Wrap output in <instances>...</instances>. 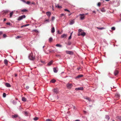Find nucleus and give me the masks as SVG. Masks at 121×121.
<instances>
[{"mask_svg":"<svg viewBox=\"0 0 121 121\" xmlns=\"http://www.w3.org/2000/svg\"><path fill=\"white\" fill-rule=\"evenodd\" d=\"M29 58L31 60H33L35 59V54H33V53L31 52L29 54Z\"/></svg>","mask_w":121,"mask_h":121,"instance_id":"1","label":"nucleus"},{"mask_svg":"<svg viewBox=\"0 0 121 121\" xmlns=\"http://www.w3.org/2000/svg\"><path fill=\"white\" fill-rule=\"evenodd\" d=\"M66 87L68 89H70L72 88L73 86V85L71 83H68L66 84Z\"/></svg>","mask_w":121,"mask_h":121,"instance_id":"2","label":"nucleus"},{"mask_svg":"<svg viewBox=\"0 0 121 121\" xmlns=\"http://www.w3.org/2000/svg\"><path fill=\"white\" fill-rule=\"evenodd\" d=\"M79 15L80 16V20H83L84 19L85 16L84 14H80Z\"/></svg>","mask_w":121,"mask_h":121,"instance_id":"3","label":"nucleus"},{"mask_svg":"<svg viewBox=\"0 0 121 121\" xmlns=\"http://www.w3.org/2000/svg\"><path fill=\"white\" fill-rule=\"evenodd\" d=\"M26 17V16L25 15H23L19 17L18 18L17 20L18 21H20L23 18H25Z\"/></svg>","mask_w":121,"mask_h":121,"instance_id":"4","label":"nucleus"},{"mask_svg":"<svg viewBox=\"0 0 121 121\" xmlns=\"http://www.w3.org/2000/svg\"><path fill=\"white\" fill-rule=\"evenodd\" d=\"M65 52L67 54L70 55H72L73 54V52L72 51H66Z\"/></svg>","mask_w":121,"mask_h":121,"instance_id":"5","label":"nucleus"},{"mask_svg":"<svg viewBox=\"0 0 121 121\" xmlns=\"http://www.w3.org/2000/svg\"><path fill=\"white\" fill-rule=\"evenodd\" d=\"M86 35L85 33L84 32H81L79 33L78 35L79 36L82 35L83 36H84Z\"/></svg>","mask_w":121,"mask_h":121,"instance_id":"6","label":"nucleus"},{"mask_svg":"<svg viewBox=\"0 0 121 121\" xmlns=\"http://www.w3.org/2000/svg\"><path fill=\"white\" fill-rule=\"evenodd\" d=\"M83 76V75L80 74L78 75L77 77H76L75 78L76 79H77V78H80L82 77Z\"/></svg>","mask_w":121,"mask_h":121,"instance_id":"7","label":"nucleus"},{"mask_svg":"<svg viewBox=\"0 0 121 121\" xmlns=\"http://www.w3.org/2000/svg\"><path fill=\"white\" fill-rule=\"evenodd\" d=\"M83 88L82 87L77 88H75V90L76 91L78 90H81L82 91L83 90Z\"/></svg>","mask_w":121,"mask_h":121,"instance_id":"8","label":"nucleus"},{"mask_svg":"<svg viewBox=\"0 0 121 121\" xmlns=\"http://www.w3.org/2000/svg\"><path fill=\"white\" fill-rule=\"evenodd\" d=\"M46 14L49 17L51 15V13L50 12H46Z\"/></svg>","mask_w":121,"mask_h":121,"instance_id":"9","label":"nucleus"},{"mask_svg":"<svg viewBox=\"0 0 121 121\" xmlns=\"http://www.w3.org/2000/svg\"><path fill=\"white\" fill-rule=\"evenodd\" d=\"M5 85L6 86L8 87H11V86L10 84L7 83H6L5 84Z\"/></svg>","mask_w":121,"mask_h":121,"instance_id":"10","label":"nucleus"},{"mask_svg":"<svg viewBox=\"0 0 121 121\" xmlns=\"http://www.w3.org/2000/svg\"><path fill=\"white\" fill-rule=\"evenodd\" d=\"M119 72L117 70H115L114 71V73L115 75H116Z\"/></svg>","mask_w":121,"mask_h":121,"instance_id":"11","label":"nucleus"},{"mask_svg":"<svg viewBox=\"0 0 121 121\" xmlns=\"http://www.w3.org/2000/svg\"><path fill=\"white\" fill-rule=\"evenodd\" d=\"M58 70L57 68H53V71L54 72L56 73L57 72Z\"/></svg>","mask_w":121,"mask_h":121,"instance_id":"12","label":"nucleus"},{"mask_svg":"<svg viewBox=\"0 0 121 121\" xmlns=\"http://www.w3.org/2000/svg\"><path fill=\"white\" fill-rule=\"evenodd\" d=\"M4 63L6 65H7L8 64V61L6 59H5L4 60Z\"/></svg>","mask_w":121,"mask_h":121,"instance_id":"13","label":"nucleus"},{"mask_svg":"<svg viewBox=\"0 0 121 121\" xmlns=\"http://www.w3.org/2000/svg\"><path fill=\"white\" fill-rule=\"evenodd\" d=\"M67 36L65 34H63L61 35V37L62 38H65Z\"/></svg>","mask_w":121,"mask_h":121,"instance_id":"14","label":"nucleus"},{"mask_svg":"<svg viewBox=\"0 0 121 121\" xmlns=\"http://www.w3.org/2000/svg\"><path fill=\"white\" fill-rule=\"evenodd\" d=\"M55 7H57L58 9H61L62 8V7L61 6L59 5L58 4L57 5H56Z\"/></svg>","mask_w":121,"mask_h":121,"instance_id":"15","label":"nucleus"},{"mask_svg":"<svg viewBox=\"0 0 121 121\" xmlns=\"http://www.w3.org/2000/svg\"><path fill=\"white\" fill-rule=\"evenodd\" d=\"M22 101L24 102H25L26 101V99L24 97H23L22 98Z\"/></svg>","mask_w":121,"mask_h":121,"instance_id":"16","label":"nucleus"},{"mask_svg":"<svg viewBox=\"0 0 121 121\" xmlns=\"http://www.w3.org/2000/svg\"><path fill=\"white\" fill-rule=\"evenodd\" d=\"M74 23V20H73L71 21L70 23V24L71 25H72Z\"/></svg>","mask_w":121,"mask_h":121,"instance_id":"17","label":"nucleus"},{"mask_svg":"<svg viewBox=\"0 0 121 121\" xmlns=\"http://www.w3.org/2000/svg\"><path fill=\"white\" fill-rule=\"evenodd\" d=\"M55 30L54 27H53L51 29V32L52 33H54L55 32Z\"/></svg>","mask_w":121,"mask_h":121,"instance_id":"18","label":"nucleus"},{"mask_svg":"<svg viewBox=\"0 0 121 121\" xmlns=\"http://www.w3.org/2000/svg\"><path fill=\"white\" fill-rule=\"evenodd\" d=\"M58 90L57 89H55L54 90V92L57 93L58 92Z\"/></svg>","mask_w":121,"mask_h":121,"instance_id":"19","label":"nucleus"},{"mask_svg":"<svg viewBox=\"0 0 121 121\" xmlns=\"http://www.w3.org/2000/svg\"><path fill=\"white\" fill-rule=\"evenodd\" d=\"M97 28L98 30H102L103 29H105V28L103 27H97Z\"/></svg>","mask_w":121,"mask_h":121,"instance_id":"20","label":"nucleus"},{"mask_svg":"<svg viewBox=\"0 0 121 121\" xmlns=\"http://www.w3.org/2000/svg\"><path fill=\"white\" fill-rule=\"evenodd\" d=\"M18 117V115L17 114L12 116V117L13 118L17 117Z\"/></svg>","mask_w":121,"mask_h":121,"instance_id":"21","label":"nucleus"},{"mask_svg":"<svg viewBox=\"0 0 121 121\" xmlns=\"http://www.w3.org/2000/svg\"><path fill=\"white\" fill-rule=\"evenodd\" d=\"M13 13V11L12 12H11L10 14V17L11 18L12 17V15Z\"/></svg>","mask_w":121,"mask_h":121,"instance_id":"22","label":"nucleus"},{"mask_svg":"<svg viewBox=\"0 0 121 121\" xmlns=\"http://www.w3.org/2000/svg\"><path fill=\"white\" fill-rule=\"evenodd\" d=\"M52 63H53V61H51L50 62H49L48 64V65H50L52 64Z\"/></svg>","mask_w":121,"mask_h":121,"instance_id":"23","label":"nucleus"},{"mask_svg":"<svg viewBox=\"0 0 121 121\" xmlns=\"http://www.w3.org/2000/svg\"><path fill=\"white\" fill-rule=\"evenodd\" d=\"M21 11L23 12H25L28 11V10L26 9H22L21 10Z\"/></svg>","mask_w":121,"mask_h":121,"instance_id":"24","label":"nucleus"},{"mask_svg":"<svg viewBox=\"0 0 121 121\" xmlns=\"http://www.w3.org/2000/svg\"><path fill=\"white\" fill-rule=\"evenodd\" d=\"M106 118L108 120L109 119V116L107 115H106Z\"/></svg>","mask_w":121,"mask_h":121,"instance_id":"25","label":"nucleus"},{"mask_svg":"<svg viewBox=\"0 0 121 121\" xmlns=\"http://www.w3.org/2000/svg\"><path fill=\"white\" fill-rule=\"evenodd\" d=\"M56 46L57 47H61L62 46L60 44H56Z\"/></svg>","mask_w":121,"mask_h":121,"instance_id":"26","label":"nucleus"},{"mask_svg":"<svg viewBox=\"0 0 121 121\" xmlns=\"http://www.w3.org/2000/svg\"><path fill=\"white\" fill-rule=\"evenodd\" d=\"M56 80L54 79H52L51 81V82L53 83H54L56 82Z\"/></svg>","mask_w":121,"mask_h":121,"instance_id":"27","label":"nucleus"},{"mask_svg":"<svg viewBox=\"0 0 121 121\" xmlns=\"http://www.w3.org/2000/svg\"><path fill=\"white\" fill-rule=\"evenodd\" d=\"M84 99L88 100L89 101H91L90 99L88 97H86Z\"/></svg>","mask_w":121,"mask_h":121,"instance_id":"28","label":"nucleus"},{"mask_svg":"<svg viewBox=\"0 0 121 121\" xmlns=\"http://www.w3.org/2000/svg\"><path fill=\"white\" fill-rule=\"evenodd\" d=\"M101 11L102 12H105V9L104 8H103L102 9H101Z\"/></svg>","mask_w":121,"mask_h":121,"instance_id":"29","label":"nucleus"},{"mask_svg":"<svg viewBox=\"0 0 121 121\" xmlns=\"http://www.w3.org/2000/svg\"><path fill=\"white\" fill-rule=\"evenodd\" d=\"M52 38L51 37H50L49 39V41L50 42H52Z\"/></svg>","mask_w":121,"mask_h":121,"instance_id":"30","label":"nucleus"},{"mask_svg":"<svg viewBox=\"0 0 121 121\" xmlns=\"http://www.w3.org/2000/svg\"><path fill=\"white\" fill-rule=\"evenodd\" d=\"M29 25V24H26L25 25H23L21 27V28H22L24 27H25V26H28Z\"/></svg>","mask_w":121,"mask_h":121,"instance_id":"31","label":"nucleus"},{"mask_svg":"<svg viewBox=\"0 0 121 121\" xmlns=\"http://www.w3.org/2000/svg\"><path fill=\"white\" fill-rule=\"evenodd\" d=\"M49 53L54 52H55L54 50L51 51L50 50H49Z\"/></svg>","mask_w":121,"mask_h":121,"instance_id":"32","label":"nucleus"},{"mask_svg":"<svg viewBox=\"0 0 121 121\" xmlns=\"http://www.w3.org/2000/svg\"><path fill=\"white\" fill-rule=\"evenodd\" d=\"M28 114V112H24V114L26 116H27Z\"/></svg>","mask_w":121,"mask_h":121,"instance_id":"33","label":"nucleus"},{"mask_svg":"<svg viewBox=\"0 0 121 121\" xmlns=\"http://www.w3.org/2000/svg\"><path fill=\"white\" fill-rule=\"evenodd\" d=\"M6 95L5 93H4L3 94V96L4 97H5L6 96Z\"/></svg>","mask_w":121,"mask_h":121,"instance_id":"34","label":"nucleus"},{"mask_svg":"<svg viewBox=\"0 0 121 121\" xmlns=\"http://www.w3.org/2000/svg\"><path fill=\"white\" fill-rule=\"evenodd\" d=\"M21 37V36H17L16 37V39H18L20 38Z\"/></svg>","mask_w":121,"mask_h":121,"instance_id":"35","label":"nucleus"},{"mask_svg":"<svg viewBox=\"0 0 121 121\" xmlns=\"http://www.w3.org/2000/svg\"><path fill=\"white\" fill-rule=\"evenodd\" d=\"M38 118L37 117H35L34 118V120L35 121H36L38 120Z\"/></svg>","mask_w":121,"mask_h":121,"instance_id":"36","label":"nucleus"},{"mask_svg":"<svg viewBox=\"0 0 121 121\" xmlns=\"http://www.w3.org/2000/svg\"><path fill=\"white\" fill-rule=\"evenodd\" d=\"M29 86H26V87L25 89L26 90H28L29 89Z\"/></svg>","mask_w":121,"mask_h":121,"instance_id":"37","label":"nucleus"},{"mask_svg":"<svg viewBox=\"0 0 121 121\" xmlns=\"http://www.w3.org/2000/svg\"><path fill=\"white\" fill-rule=\"evenodd\" d=\"M26 3L28 4H29L30 3V2L29 1H28L27 2H26Z\"/></svg>","mask_w":121,"mask_h":121,"instance_id":"38","label":"nucleus"},{"mask_svg":"<svg viewBox=\"0 0 121 121\" xmlns=\"http://www.w3.org/2000/svg\"><path fill=\"white\" fill-rule=\"evenodd\" d=\"M111 29L112 30H115V28L114 27H112L111 28Z\"/></svg>","mask_w":121,"mask_h":121,"instance_id":"39","label":"nucleus"},{"mask_svg":"<svg viewBox=\"0 0 121 121\" xmlns=\"http://www.w3.org/2000/svg\"><path fill=\"white\" fill-rule=\"evenodd\" d=\"M46 121H52V120L50 119H48L46 120Z\"/></svg>","mask_w":121,"mask_h":121,"instance_id":"40","label":"nucleus"},{"mask_svg":"<svg viewBox=\"0 0 121 121\" xmlns=\"http://www.w3.org/2000/svg\"><path fill=\"white\" fill-rule=\"evenodd\" d=\"M6 24H7V25H9V26H11V24L9 22H8V23H6Z\"/></svg>","mask_w":121,"mask_h":121,"instance_id":"41","label":"nucleus"},{"mask_svg":"<svg viewBox=\"0 0 121 121\" xmlns=\"http://www.w3.org/2000/svg\"><path fill=\"white\" fill-rule=\"evenodd\" d=\"M71 42H68L67 44L69 45H71Z\"/></svg>","mask_w":121,"mask_h":121,"instance_id":"42","label":"nucleus"},{"mask_svg":"<svg viewBox=\"0 0 121 121\" xmlns=\"http://www.w3.org/2000/svg\"><path fill=\"white\" fill-rule=\"evenodd\" d=\"M82 29H79L78 30V31L79 32V33H80V32H81V31H82Z\"/></svg>","mask_w":121,"mask_h":121,"instance_id":"43","label":"nucleus"},{"mask_svg":"<svg viewBox=\"0 0 121 121\" xmlns=\"http://www.w3.org/2000/svg\"><path fill=\"white\" fill-rule=\"evenodd\" d=\"M3 38H5L7 36L5 34H4L3 35Z\"/></svg>","mask_w":121,"mask_h":121,"instance_id":"44","label":"nucleus"},{"mask_svg":"<svg viewBox=\"0 0 121 121\" xmlns=\"http://www.w3.org/2000/svg\"><path fill=\"white\" fill-rule=\"evenodd\" d=\"M64 10L65 11H68V12H70V11L68 10L67 9H65Z\"/></svg>","mask_w":121,"mask_h":121,"instance_id":"45","label":"nucleus"},{"mask_svg":"<svg viewBox=\"0 0 121 121\" xmlns=\"http://www.w3.org/2000/svg\"><path fill=\"white\" fill-rule=\"evenodd\" d=\"M55 19V17H52V20L53 21Z\"/></svg>","mask_w":121,"mask_h":121,"instance_id":"46","label":"nucleus"},{"mask_svg":"<svg viewBox=\"0 0 121 121\" xmlns=\"http://www.w3.org/2000/svg\"><path fill=\"white\" fill-rule=\"evenodd\" d=\"M21 1H22L23 2L25 3H26V2L24 0H20Z\"/></svg>","mask_w":121,"mask_h":121,"instance_id":"47","label":"nucleus"},{"mask_svg":"<svg viewBox=\"0 0 121 121\" xmlns=\"http://www.w3.org/2000/svg\"><path fill=\"white\" fill-rule=\"evenodd\" d=\"M100 5V2H99L97 4V6H99Z\"/></svg>","mask_w":121,"mask_h":121,"instance_id":"48","label":"nucleus"},{"mask_svg":"<svg viewBox=\"0 0 121 121\" xmlns=\"http://www.w3.org/2000/svg\"><path fill=\"white\" fill-rule=\"evenodd\" d=\"M71 38V35H70V36H69L68 38L69 39H70Z\"/></svg>","mask_w":121,"mask_h":121,"instance_id":"49","label":"nucleus"},{"mask_svg":"<svg viewBox=\"0 0 121 121\" xmlns=\"http://www.w3.org/2000/svg\"><path fill=\"white\" fill-rule=\"evenodd\" d=\"M34 31H35L36 32H38V30H34Z\"/></svg>","mask_w":121,"mask_h":121,"instance_id":"50","label":"nucleus"},{"mask_svg":"<svg viewBox=\"0 0 121 121\" xmlns=\"http://www.w3.org/2000/svg\"><path fill=\"white\" fill-rule=\"evenodd\" d=\"M45 21H47L48 22H49V20L48 19L46 20Z\"/></svg>","mask_w":121,"mask_h":121,"instance_id":"51","label":"nucleus"},{"mask_svg":"<svg viewBox=\"0 0 121 121\" xmlns=\"http://www.w3.org/2000/svg\"><path fill=\"white\" fill-rule=\"evenodd\" d=\"M64 14L63 13H62L60 15L61 16H64Z\"/></svg>","mask_w":121,"mask_h":121,"instance_id":"52","label":"nucleus"},{"mask_svg":"<svg viewBox=\"0 0 121 121\" xmlns=\"http://www.w3.org/2000/svg\"><path fill=\"white\" fill-rule=\"evenodd\" d=\"M81 69V68L80 67H79V68H77V69L78 70H80Z\"/></svg>","mask_w":121,"mask_h":121,"instance_id":"53","label":"nucleus"},{"mask_svg":"<svg viewBox=\"0 0 121 121\" xmlns=\"http://www.w3.org/2000/svg\"><path fill=\"white\" fill-rule=\"evenodd\" d=\"M2 32H1V31H0V35H1V34H2Z\"/></svg>","mask_w":121,"mask_h":121,"instance_id":"54","label":"nucleus"},{"mask_svg":"<svg viewBox=\"0 0 121 121\" xmlns=\"http://www.w3.org/2000/svg\"><path fill=\"white\" fill-rule=\"evenodd\" d=\"M6 19L4 18V21H5L6 20Z\"/></svg>","mask_w":121,"mask_h":121,"instance_id":"55","label":"nucleus"},{"mask_svg":"<svg viewBox=\"0 0 121 121\" xmlns=\"http://www.w3.org/2000/svg\"><path fill=\"white\" fill-rule=\"evenodd\" d=\"M75 121H80L79 120H77Z\"/></svg>","mask_w":121,"mask_h":121,"instance_id":"56","label":"nucleus"},{"mask_svg":"<svg viewBox=\"0 0 121 121\" xmlns=\"http://www.w3.org/2000/svg\"><path fill=\"white\" fill-rule=\"evenodd\" d=\"M75 107L74 106H73V109H75Z\"/></svg>","mask_w":121,"mask_h":121,"instance_id":"57","label":"nucleus"},{"mask_svg":"<svg viewBox=\"0 0 121 121\" xmlns=\"http://www.w3.org/2000/svg\"><path fill=\"white\" fill-rule=\"evenodd\" d=\"M37 58L38 59V60H39V59H40V58H39V57H37Z\"/></svg>","mask_w":121,"mask_h":121,"instance_id":"58","label":"nucleus"},{"mask_svg":"<svg viewBox=\"0 0 121 121\" xmlns=\"http://www.w3.org/2000/svg\"><path fill=\"white\" fill-rule=\"evenodd\" d=\"M85 14V15H86L88 14V13H86V14Z\"/></svg>","mask_w":121,"mask_h":121,"instance_id":"59","label":"nucleus"},{"mask_svg":"<svg viewBox=\"0 0 121 121\" xmlns=\"http://www.w3.org/2000/svg\"><path fill=\"white\" fill-rule=\"evenodd\" d=\"M60 56L59 55H56V56Z\"/></svg>","mask_w":121,"mask_h":121,"instance_id":"60","label":"nucleus"},{"mask_svg":"<svg viewBox=\"0 0 121 121\" xmlns=\"http://www.w3.org/2000/svg\"><path fill=\"white\" fill-rule=\"evenodd\" d=\"M93 13H95V11H93Z\"/></svg>","mask_w":121,"mask_h":121,"instance_id":"61","label":"nucleus"},{"mask_svg":"<svg viewBox=\"0 0 121 121\" xmlns=\"http://www.w3.org/2000/svg\"><path fill=\"white\" fill-rule=\"evenodd\" d=\"M17 76V74H15V77H16Z\"/></svg>","mask_w":121,"mask_h":121,"instance_id":"62","label":"nucleus"},{"mask_svg":"<svg viewBox=\"0 0 121 121\" xmlns=\"http://www.w3.org/2000/svg\"><path fill=\"white\" fill-rule=\"evenodd\" d=\"M71 14H71H68V15H69V16H70V15Z\"/></svg>","mask_w":121,"mask_h":121,"instance_id":"63","label":"nucleus"},{"mask_svg":"<svg viewBox=\"0 0 121 121\" xmlns=\"http://www.w3.org/2000/svg\"><path fill=\"white\" fill-rule=\"evenodd\" d=\"M45 46H43V48H44V47Z\"/></svg>","mask_w":121,"mask_h":121,"instance_id":"64","label":"nucleus"}]
</instances>
